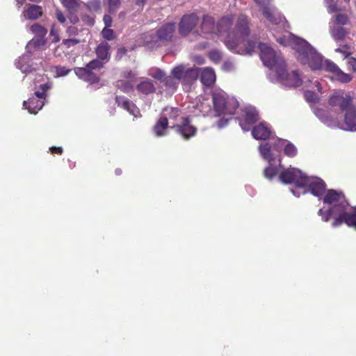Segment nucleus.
<instances>
[{
    "instance_id": "nucleus-1",
    "label": "nucleus",
    "mask_w": 356,
    "mask_h": 356,
    "mask_svg": "<svg viewBox=\"0 0 356 356\" xmlns=\"http://www.w3.org/2000/svg\"><path fill=\"white\" fill-rule=\"evenodd\" d=\"M250 29L248 17L240 15L235 24L234 31L224 39V44L231 51L242 55L252 54L259 45L257 40H248Z\"/></svg>"
},
{
    "instance_id": "nucleus-2",
    "label": "nucleus",
    "mask_w": 356,
    "mask_h": 356,
    "mask_svg": "<svg viewBox=\"0 0 356 356\" xmlns=\"http://www.w3.org/2000/svg\"><path fill=\"white\" fill-rule=\"evenodd\" d=\"M323 202L325 204L330 207L326 211L320 209L318 211V215L321 217V220L327 222L332 218V226L338 227L342 225V220L348 212V203L346 199L345 195L341 191L334 189H329L325 193Z\"/></svg>"
},
{
    "instance_id": "nucleus-3",
    "label": "nucleus",
    "mask_w": 356,
    "mask_h": 356,
    "mask_svg": "<svg viewBox=\"0 0 356 356\" xmlns=\"http://www.w3.org/2000/svg\"><path fill=\"white\" fill-rule=\"evenodd\" d=\"M328 104L333 108L339 107L340 111L345 112L343 129L356 130V109L350 95H332L328 99Z\"/></svg>"
},
{
    "instance_id": "nucleus-4",
    "label": "nucleus",
    "mask_w": 356,
    "mask_h": 356,
    "mask_svg": "<svg viewBox=\"0 0 356 356\" xmlns=\"http://www.w3.org/2000/svg\"><path fill=\"white\" fill-rule=\"evenodd\" d=\"M293 49L298 54V60L303 65H308L312 70L323 68V57L317 53L305 40L296 38L293 42Z\"/></svg>"
},
{
    "instance_id": "nucleus-5",
    "label": "nucleus",
    "mask_w": 356,
    "mask_h": 356,
    "mask_svg": "<svg viewBox=\"0 0 356 356\" xmlns=\"http://www.w3.org/2000/svg\"><path fill=\"white\" fill-rule=\"evenodd\" d=\"M259 56L264 65L275 72L282 71L286 64L284 58L277 54L271 47L264 43H259Z\"/></svg>"
},
{
    "instance_id": "nucleus-6",
    "label": "nucleus",
    "mask_w": 356,
    "mask_h": 356,
    "mask_svg": "<svg viewBox=\"0 0 356 356\" xmlns=\"http://www.w3.org/2000/svg\"><path fill=\"white\" fill-rule=\"evenodd\" d=\"M214 111L217 115H233L239 106L238 101L222 93L213 95Z\"/></svg>"
},
{
    "instance_id": "nucleus-7",
    "label": "nucleus",
    "mask_w": 356,
    "mask_h": 356,
    "mask_svg": "<svg viewBox=\"0 0 356 356\" xmlns=\"http://www.w3.org/2000/svg\"><path fill=\"white\" fill-rule=\"evenodd\" d=\"M104 67V63L97 59L90 61L83 67H74L76 75L84 81L90 83H97L99 81V77L94 72V70H99Z\"/></svg>"
},
{
    "instance_id": "nucleus-8",
    "label": "nucleus",
    "mask_w": 356,
    "mask_h": 356,
    "mask_svg": "<svg viewBox=\"0 0 356 356\" xmlns=\"http://www.w3.org/2000/svg\"><path fill=\"white\" fill-rule=\"evenodd\" d=\"M197 67H186L184 65H178L171 70V74L181 81L184 86H191L194 83L199 76Z\"/></svg>"
},
{
    "instance_id": "nucleus-9",
    "label": "nucleus",
    "mask_w": 356,
    "mask_h": 356,
    "mask_svg": "<svg viewBox=\"0 0 356 356\" xmlns=\"http://www.w3.org/2000/svg\"><path fill=\"white\" fill-rule=\"evenodd\" d=\"M262 11L264 16L272 24H282L285 18L271 4L270 0H254Z\"/></svg>"
},
{
    "instance_id": "nucleus-10",
    "label": "nucleus",
    "mask_w": 356,
    "mask_h": 356,
    "mask_svg": "<svg viewBox=\"0 0 356 356\" xmlns=\"http://www.w3.org/2000/svg\"><path fill=\"white\" fill-rule=\"evenodd\" d=\"M280 180L286 184L294 183L296 187L304 188L307 186V176L296 168L288 169L280 175Z\"/></svg>"
},
{
    "instance_id": "nucleus-11",
    "label": "nucleus",
    "mask_w": 356,
    "mask_h": 356,
    "mask_svg": "<svg viewBox=\"0 0 356 356\" xmlns=\"http://www.w3.org/2000/svg\"><path fill=\"white\" fill-rule=\"evenodd\" d=\"M200 23L199 17L195 13L186 14L182 16L178 24V31L180 35L188 36Z\"/></svg>"
},
{
    "instance_id": "nucleus-12",
    "label": "nucleus",
    "mask_w": 356,
    "mask_h": 356,
    "mask_svg": "<svg viewBox=\"0 0 356 356\" xmlns=\"http://www.w3.org/2000/svg\"><path fill=\"white\" fill-rule=\"evenodd\" d=\"M277 80L287 87H298L302 84V80L297 71H293L289 73L286 69V65H283L282 71L275 72Z\"/></svg>"
},
{
    "instance_id": "nucleus-13",
    "label": "nucleus",
    "mask_w": 356,
    "mask_h": 356,
    "mask_svg": "<svg viewBox=\"0 0 356 356\" xmlns=\"http://www.w3.org/2000/svg\"><path fill=\"white\" fill-rule=\"evenodd\" d=\"M171 129H175L186 140L195 136L197 132V127L191 124L189 117L182 118L181 124H174Z\"/></svg>"
},
{
    "instance_id": "nucleus-14",
    "label": "nucleus",
    "mask_w": 356,
    "mask_h": 356,
    "mask_svg": "<svg viewBox=\"0 0 356 356\" xmlns=\"http://www.w3.org/2000/svg\"><path fill=\"white\" fill-rule=\"evenodd\" d=\"M200 32L195 31L197 35H216V23L215 19L208 15L205 14L202 16V20L200 23Z\"/></svg>"
},
{
    "instance_id": "nucleus-15",
    "label": "nucleus",
    "mask_w": 356,
    "mask_h": 356,
    "mask_svg": "<svg viewBox=\"0 0 356 356\" xmlns=\"http://www.w3.org/2000/svg\"><path fill=\"white\" fill-rule=\"evenodd\" d=\"M115 101L118 107L126 110L134 118L141 117L138 107L127 97L122 95H116Z\"/></svg>"
},
{
    "instance_id": "nucleus-16",
    "label": "nucleus",
    "mask_w": 356,
    "mask_h": 356,
    "mask_svg": "<svg viewBox=\"0 0 356 356\" xmlns=\"http://www.w3.org/2000/svg\"><path fill=\"white\" fill-rule=\"evenodd\" d=\"M176 30L175 22H168L162 25L156 31V38L161 42H171L173 39Z\"/></svg>"
},
{
    "instance_id": "nucleus-17",
    "label": "nucleus",
    "mask_w": 356,
    "mask_h": 356,
    "mask_svg": "<svg viewBox=\"0 0 356 356\" xmlns=\"http://www.w3.org/2000/svg\"><path fill=\"white\" fill-rule=\"evenodd\" d=\"M244 118L240 120V126L244 131H248L251 126L259 120L257 111L254 108H245L243 111Z\"/></svg>"
},
{
    "instance_id": "nucleus-18",
    "label": "nucleus",
    "mask_w": 356,
    "mask_h": 356,
    "mask_svg": "<svg viewBox=\"0 0 356 356\" xmlns=\"http://www.w3.org/2000/svg\"><path fill=\"white\" fill-rule=\"evenodd\" d=\"M252 135L256 140H266L270 138L272 130L266 122H260L252 129Z\"/></svg>"
},
{
    "instance_id": "nucleus-19",
    "label": "nucleus",
    "mask_w": 356,
    "mask_h": 356,
    "mask_svg": "<svg viewBox=\"0 0 356 356\" xmlns=\"http://www.w3.org/2000/svg\"><path fill=\"white\" fill-rule=\"evenodd\" d=\"M233 22L234 17L232 15L225 16L220 18L216 23V35L226 34L225 38L229 33L234 32L235 27L232 29Z\"/></svg>"
},
{
    "instance_id": "nucleus-20",
    "label": "nucleus",
    "mask_w": 356,
    "mask_h": 356,
    "mask_svg": "<svg viewBox=\"0 0 356 356\" xmlns=\"http://www.w3.org/2000/svg\"><path fill=\"white\" fill-rule=\"evenodd\" d=\"M309 190L314 196L320 197L325 193L326 184L320 178L310 179L307 177V183Z\"/></svg>"
},
{
    "instance_id": "nucleus-21",
    "label": "nucleus",
    "mask_w": 356,
    "mask_h": 356,
    "mask_svg": "<svg viewBox=\"0 0 356 356\" xmlns=\"http://www.w3.org/2000/svg\"><path fill=\"white\" fill-rule=\"evenodd\" d=\"M137 91L143 95H148L156 92V87L153 81L147 78H142L136 85Z\"/></svg>"
},
{
    "instance_id": "nucleus-22",
    "label": "nucleus",
    "mask_w": 356,
    "mask_h": 356,
    "mask_svg": "<svg viewBox=\"0 0 356 356\" xmlns=\"http://www.w3.org/2000/svg\"><path fill=\"white\" fill-rule=\"evenodd\" d=\"M42 14V7L35 4L29 5L23 12L24 19L27 20H35L40 18Z\"/></svg>"
},
{
    "instance_id": "nucleus-23",
    "label": "nucleus",
    "mask_w": 356,
    "mask_h": 356,
    "mask_svg": "<svg viewBox=\"0 0 356 356\" xmlns=\"http://www.w3.org/2000/svg\"><path fill=\"white\" fill-rule=\"evenodd\" d=\"M110 49L111 46L107 42H102L95 49V53L97 56V59L103 62L104 64L105 62L108 61L110 59Z\"/></svg>"
},
{
    "instance_id": "nucleus-24",
    "label": "nucleus",
    "mask_w": 356,
    "mask_h": 356,
    "mask_svg": "<svg viewBox=\"0 0 356 356\" xmlns=\"http://www.w3.org/2000/svg\"><path fill=\"white\" fill-rule=\"evenodd\" d=\"M24 106L31 113L36 114L43 107V100L32 97L27 101L24 102Z\"/></svg>"
},
{
    "instance_id": "nucleus-25",
    "label": "nucleus",
    "mask_w": 356,
    "mask_h": 356,
    "mask_svg": "<svg viewBox=\"0 0 356 356\" xmlns=\"http://www.w3.org/2000/svg\"><path fill=\"white\" fill-rule=\"evenodd\" d=\"M202 83L207 87L211 86L216 81V74L211 68H204L200 75Z\"/></svg>"
},
{
    "instance_id": "nucleus-26",
    "label": "nucleus",
    "mask_w": 356,
    "mask_h": 356,
    "mask_svg": "<svg viewBox=\"0 0 356 356\" xmlns=\"http://www.w3.org/2000/svg\"><path fill=\"white\" fill-rule=\"evenodd\" d=\"M168 127V120L165 116H161L153 127V131L157 137H161L166 134Z\"/></svg>"
},
{
    "instance_id": "nucleus-27",
    "label": "nucleus",
    "mask_w": 356,
    "mask_h": 356,
    "mask_svg": "<svg viewBox=\"0 0 356 356\" xmlns=\"http://www.w3.org/2000/svg\"><path fill=\"white\" fill-rule=\"evenodd\" d=\"M162 83L167 90L174 92L177 89L179 80L170 74L169 76L166 75Z\"/></svg>"
},
{
    "instance_id": "nucleus-28",
    "label": "nucleus",
    "mask_w": 356,
    "mask_h": 356,
    "mask_svg": "<svg viewBox=\"0 0 356 356\" xmlns=\"http://www.w3.org/2000/svg\"><path fill=\"white\" fill-rule=\"evenodd\" d=\"M342 224H346L348 227L356 229V207L351 211H348L342 220Z\"/></svg>"
},
{
    "instance_id": "nucleus-29",
    "label": "nucleus",
    "mask_w": 356,
    "mask_h": 356,
    "mask_svg": "<svg viewBox=\"0 0 356 356\" xmlns=\"http://www.w3.org/2000/svg\"><path fill=\"white\" fill-rule=\"evenodd\" d=\"M330 33L334 40L337 42L343 40L348 34V31L341 26L333 27Z\"/></svg>"
},
{
    "instance_id": "nucleus-30",
    "label": "nucleus",
    "mask_w": 356,
    "mask_h": 356,
    "mask_svg": "<svg viewBox=\"0 0 356 356\" xmlns=\"http://www.w3.org/2000/svg\"><path fill=\"white\" fill-rule=\"evenodd\" d=\"M334 23L339 26L347 25L350 22V16L347 12H339L334 16Z\"/></svg>"
},
{
    "instance_id": "nucleus-31",
    "label": "nucleus",
    "mask_w": 356,
    "mask_h": 356,
    "mask_svg": "<svg viewBox=\"0 0 356 356\" xmlns=\"http://www.w3.org/2000/svg\"><path fill=\"white\" fill-rule=\"evenodd\" d=\"M115 87L124 93H129L134 90L132 82L125 80H118L115 82Z\"/></svg>"
},
{
    "instance_id": "nucleus-32",
    "label": "nucleus",
    "mask_w": 356,
    "mask_h": 356,
    "mask_svg": "<svg viewBox=\"0 0 356 356\" xmlns=\"http://www.w3.org/2000/svg\"><path fill=\"white\" fill-rule=\"evenodd\" d=\"M259 149V152L264 159L268 161L273 160L271 146L268 143L260 145Z\"/></svg>"
},
{
    "instance_id": "nucleus-33",
    "label": "nucleus",
    "mask_w": 356,
    "mask_h": 356,
    "mask_svg": "<svg viewBox=\"0 0 356 356\" xmlns=\"http://www.w3.org/2000/svg\"><path fill=\"white\" fill-rule=\"evenodd\" d=\"M61 3L70 13L76 12L79 7L78 0H61Z\"/></svg>"
},
{
    "instance_id": "nucleus-34",
    "label": "nucleus",
    "mask_w": 356,
    "mask_h": 356,
    "mask_svg": "<svg viewBox=\"0 0 356 356\" xmlns=\"http://www.w3.org/2000/svg\"><path fill=\"white\" fill-rule=\"evenodd\" d=\"M26 61V56H22L19 59V60L17 63V67L23 72V73H29L31 72L33 70V68L29 65L25 64Z\"/></svg>"
},
{
    "instance_id": "nucleus-35",
    "label": "nucleus",
    "mask_w": 356,
    "mask_h": 356,
    "mask_svg": "<svg viewBox=\"0 0 356 356\" xmlns=\"http://www.w3.org/2000/svg\"><path fill=\"white\" fill-rule=\"evenodd\" d=\"M325 70L332 72L334 74H337L339 71V67L332 61L326 60L325 63L323 64V68Z\"/></svg>"
},
{
    "instance_id": "nucleus-36",
    "label": "nucleus",
    "mask_w": 356,
    "mask_h": 356,
    "mask_svg": "<svg viewBox=\"0 0 356 356\" xmlns=\"http://www.w3.org/2000/svg\"><path fill=\"white\" fill-rule=\"evenodd\" d=\"M209 58L215 63H218L222 58V53L218 49H212L209 53Z\"/></svg>"
},
{
    "instance_id": "nucleus-37",
    "label": "nucleus",
    "mask_w": 356,
    "mask_h": 356,
    "mask_svg": "<svg viewBox=\"0 0 356 356\" xmlns=\"http://www.w3.org/2000/svg\"><path fill=\"white\" fill-rule=\"evenodd\" d=\"M284 152L289 157H294L298 153V149L293 143L288 142L284 147Z\"/></svg>"
},
{
    "instance_id": "nucleus-38",
    "label": "nucleus",
    "mask_w": 356,
    "mask_h": 356,
    "mask_svg": "<svg viewBox=\"0 0 356 356\" xmlns=\"http://www.w3.org/2000/svg\"><path fill=\"white\" fill-rule=\"evenodd\" d=\"M108 5V10L111 14L115 13L119 9L121 1L120 0H106Z\"/></svg>"
},
{
    "instance_id": "nucleus-39",
    "label": "nucleus",
    "mask_w": 356,
    "mask_h": 356,
    "mask_svg": "<svg viewBox=\"0 0 356 356\" xmlns=\"http://www.w3.org/2000/svg\"><path fill=\"white\" fill-rule=\"evenodd\" d=\"M31 31L38 36H44L47 31V29L39 24H34L30 27Z\"/></svg>"
},
{
    "instance_id": "nucleus-40",
    "label": "nucleus",
    "mask_w": 356,
    "mask_h": 356,
    "mask_svg": "<svg viewBox=\"0 0 356 356\" xmlns=\"http://www.w3.org/2000/svg\"><path fill=\"white\" fill-rule=\"evenodd\" d=\"M337 79L342 83H348L352 80V76L350 74L344 73L341 70L335 74Z\"/></svg>"
},
{
    "instance_id": "nucleus-41",
    "label": "nucleus",
    "mask_w": 356,
    "mask_h": 356,
    "mask_svg": "<svg viewBox=\"0 0 356 356\" xmlns=\"http://www.w3.org/2000/svg\"><path fill=\"white\" fill-rule=\"evenodd\" d=\"M149 75L154 79L160 81L161 83L166 76L165 73L160 69L155 70L154 72L149 74Z\"/></svg>"
},
{
    "instance_id": "nucleus-42",
    "label": "nucleus",
    "mask_w": 356,
    "mask_h": 356,
    "mask_svg": "<svg viewBox=\"0 0 356 356\" xmlns=\"http://www.w3.org/2000/svg\"><path fill=\"white\" fill-rule=\"evenodd\" d=\"M277 168L272 166L266 168L264 172V176L269 179H273L277 175Z\"/></svg>"
},
{
    "instance_id": "nucleus-43",
    "label": "nucleus",
    "mask_w": 356,
    "mask_h": 356,
    "mask_svg": "<svg viewBox=\"0 0 356 356\" xmlns=\"http://www.w3.org/2000/svg\"><path fill=\"white\" fill-rule=\"evenodd\" d=\"M81 42V40L75 38H70L67 39L63 40V44L66 48H70Z\"/></svg>"
},
{
    "instance_id": "nucleus-44",
    "label": "nucleus",
    "mask_w": 356,
    "mask_h": 356,
    "mask_svg": "<svg viewBox=\"0 0 356 356\" xmlns=\"http://www.w3.org/2000/svg\"><path fill=\"white\" fill-rule=\"evenodd\" d=\"M305 99L307 102L315 103L318 101V95L313 91H307L305 93Z\"/></svg>"
},
{
    "instance_id": "nucleus-45",
    "label": "nucleus",
    "mask_w": 356,
    "mask_h": 356,
    "mask_svg": "<svg viewBox=\"0 0 356 356\" xmlns=\"http://www.w3.org/2000/svg\"><path fill=\"white\" fill-rule=\"evenodd\" d=\"M108 28L109 27H104L102 31V34L104 38L111 40L114 38V32L112 29Z\"/></svg>"
},
{
    "instance_id": "nucleus-46",
    "label": "nucleus",
    "mask_w": 356,
    "mask_h": 356,
    "mask_svg": "<svg viewBox=\"0 0 356 356\" xmlns=\"http://www.w3.org/2000/svg\"><path fill=\"white\" fill-rule=\"evenodd\" d=\"M329 13H338L342 11V9L339 6L337 1L326 6Z\"/></svg>"
},
{
    "instance_id": "nucleus-47",
    "label": "nucleus",
    "mask_w": 356,
    "mask_h": 356,
    "mask_svg": "<svg viewBox=\"0 0 356 356\" xmlns=\"http://www.w3.org/2000/svg\"><path fill=\"white\" fill-rule=\"evenodd\" d=\"M66 33L69 38H74L79 33V30L76 26H71L67 27Z\"/></svg>"
},
{
    "instance_id": "nucleus-48",
    "label": "nucleus",
    "mask_w": 356,
    "mask_h": 356,
    "mask_svg": "<svg viewBox=\"0 0 356 356\" xmlns=\"http://www.w3.org/2000/svg\"><path fill=\"white\" fill-rule=\"evenodd\" d=\"M122 77L128 79L129 81L134 82L136 81V76L132 71H125L122 73Z\"/></svg>"
},
{
    "instance_id": "nucleus-49",
    "label": "nucleus",
    "mask_w": 356,
    "mask_h": 356,
    "mask_svg": "<svg viewBox=\"0 0 356 356\" xmlns=\"http://www.w3.org/2000/svg\"><path fill=\"white\" fill-rule=\"evenodd\" d=\"M348 70L356 72V58L351 57L348 60Z\"/></svg>"
},
{
    "instance_id": "nucleus-50",
    "label": "nucleus",
    "mask_w": 356,
    "mask_h": 356,
    "mask_svg": "<svg viewBox=\"0 0 356 356\" xmlns=\"http://www.w3.org/2000/svg\"><path fill=\"white\" fill-rule=\"evenodd\" d=\"M336 51L341 53L345 56V57H348L350 55V47L348 45H343L336 49Z\"/></svg>"
},
{
    "instance_id": "nucleus-51",
    "label": "nucleus",
    "mask_w": 356,
    "mask_h": 356,
    "mask_svg": "<svg viewBox=\"0 0 356 356\" xmlns=\"http://www.w3.org/2000/svg\"><path fill=\"white\" fill-rule=\"evenodd\" d=\"M180 115V111L177 108H171L169 112V118L171 120H177Z\"/></svg>"
},
{
    "instance_id": "nucleus-52",
    "label": "nucleus",
    "mask_w": 356,
    "mask_h": 356,
    "mask_svg": "<svg viewBox=\"0 0 356 356\" xmlns=\"http://www.w3.org/2000/svg\"><path fill=\"white\" fill-rule=\"evenodd\" d=\"M70 72V69H67L65 67H56V73L58 76H66Z\"/></svg>"
},
{
    "instance_id": "nucleus-53",
    "label": "nucleus",
    "mask_w": 356,
    "mask_h": 356,
    "mask_svg": "<svg viewBox=\"0 0 356 356\" xmlns=\"http://www.w3.org/2000/svg\"><path fill=\"white\" fill-rule=\"evenodd\" d=\"M234 69V64L232 61L226 60L222 64V70L225 72L232 71Z\"/></svg>"
},
{
    "instance_id": "nucleus-54",
    "label": "nucleus",
    "mask_w": 356,
    "mask_h": 356,
    "mask_svg": "<svg viewBox=\"0 0 356 356\" xmlns=\"http://www.w3.org/2000/svg\"><path fill=\"white\" fill-rule=\"evenodd\" d=\"M56 17L58 19V21L62 24L65 23L66 21L65 15L59 9H56Z\"/></svg>"
},
{
    "instance_id": "nucleus-55",
    "label": "nucleus",
    "mask_w": 356,
    "mask_h": 356,
    "mask_svg": "<svg viewBox=\"0 0 356 356\" xmlns=\"http://www.w3.org/2000/svg\"><path fill=\"white\" fill-rule=\"evenodd\" d=\"M105 27H111L112 26L113 19L111 15H105L103 18Z\"/></svg>"
},
{
    "instance_id": "nucleus-56",
    "label": "nucleus",
    "mask_w": 356,
    "mask_h": 356,
    "mask_svg": "<svg viewBox=\"0 0 356 356\" xmlns=\"http://www.w3.org/2000/svg\"><path fill=\"white\" fill-rule=\"evenodd\" d=\"M228 122H229L228 119H224V118L220 119L217 122L218 127L219 129H222V128L225 127V126H227L228 124Z\"/></svg>"
},
{
    "instance_id": "nucleus-57",
    "label": "nucleus",
    "mask_w": 356,
    "mask_h": 356,
    "mask_svg": "<svg viewBox=\"0 0 356 356\" xmlns=\"http://www.w3.org/2000/svg\"><path fill=\"white\" fill-rule=\"evenodd\" d=\"M50 152L52 154H62L63 149L61 147H51L50 148Z\"/></svg>"
},
{
    "instance_id": "nucleus-58",
    "label": "nucleus",
    "mask_w": 356,
    "mask_h": 356,
    "mask_svg": "<svg viewBox=\"0 0 356 356\" xmlns=\"http://www.w3.org/2000/svg\"><path fill=\"white\" fill-rule=\"evenodd\" d=\"M35 97L44 101V99H45V97H46V93H44V92H42V91H41V92L35 91Z\"/></svg>"
},
{
    "instance_id": "nucleus-59",
    "label": "nucleus",
    "mask_w": 356,
    "mask_h": 356,
    "mask_svg": "<svg viewBox=\"0 0 356 356\" xmlns=\"http://www.w3.org/2000/svg\"><path fill=\"white\" fill-rule=\"evenodd\" d=\"M325 111L321 108L316 109V115L318 118H323V116H325Z\"/></svg>"
},
{
    "instance_id": "nucleus-60",
    "label": "nucleus",
    "mask_w": 356,
    "mask_h": 356,
    "mask_svg": "<svg viewBox=\"0 0 356 356\" xmlns=\"http://www.w3.org/2000/svg\"><path fill=\"white\" fill-rule=\"evenodd\" d=\"M101 3L99 1H94L91 2V6H92L95 9L100 8Z\"/></svg>"
},
{
    "instance_id": "nucleus-61",
    "label": "nucleus",
    "mask_w": 356,
    "mask_h": 356,
    "mask_svg": "<svg viewBox=\"0 0 356 356\" xmlns=\"http://www.w3.org/2000/svg\"><path fill=\"white\" fill-rule=\"evenodd\" d=\"M40 88L42 92H44V93H46V91L50 88V86L48 83H44L40 85Z\"/></svg>"
},
{
    "instance_id": "nucleus-62",
    "label": "nucleus",
    "mask_w": 356,
    "mask_h": 356,
    "mask_svg": "<svg viewBox=\"0 0 356 356\" xmlns=\"http://www.w3.org/2000/svg\"><path fill=\"white\" fill-rule=\"evenodd\" d=\"M70 19L71 22L73 24H76V22H79V18L76 16L72 17L70 18Z\"/></svg>"
},
{
    "instance_id": "nucleus-63",
    "label": "nucleus",
    "mask_w": 356,
    "mask_h": 356,
    "mask_svg": "<svg viewBox=\"0 0 356 356\" xmlns=\"http://www.w3.org/2000/svg\"><path fill=\"white\" fill-rule=\"evenodd\" d=\"M26 0H17V6L20 8L24 3Z\"/></svg>"
},
{
    "instance_id": "nucleus-64",
    "label": "nucleus",
    "mask_w": 356,
    "mask_h": 356,
    "mask_svg": "<svg viewBox=\"0 0 356 356\" xmlns=\"http://www.w3.org/2000/svg\"><path fill=\"white\" fill-rule=\"evenodd\" d=\"M145 2V0H136V4L138 6L143 5Z\"/></svg>"
}]
</instances>
